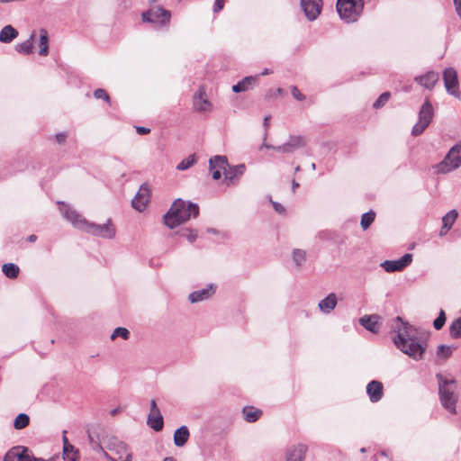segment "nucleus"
Instances as JSON below:
<instances>
[{"instance_id":"53","label":"nucleus","mask_w":461,"mask_h":461,"mask_svg":"<svg viewBox=\"0 0 461 461\" xmlns=\"http://www.w3.org/2000/svg\"><path fill=\"white\" fill-rule=\"evenodd\" d=\"M270 115H267L264 118V126L266 127V132H265V139L267 138V128L269 126V120H270Z\"/></svg>"},{"instance_id":"20","label":"nucleus","mask_w":461,"mask_h":461,"mask_svg":"<svg viewBox=\"0 0 461 461\" xmlns=\"http://www.w3.org/2000/svg\"><path fill=\"white\" fill-rule=\"evenodd\" d=\"M414 81L424 88L431 90L438 81V74L435 71H428L424 75L415 77Z\"/></svg>"},{"instance_id":"37","label":"nucleus","mask_w":461,"mask_h":461,"mask_svg":"<svg viewBox=\"0 0 461 461\" xmlns=\"http://www.w3.org/2000/svg\"><path fill=\"white\" fill-rule=\"evenodd\" d=\"M458 216V212L456 210H450L447 214H445L442 218V225L445 227L452 228L453 224L456 221Z\"/></svg>"},{"instance_id":"13","label":"nucleus","mask_w":461,"mask_h":461,"mask_svg":"<svg viewBox=\"0 0 461 461\" xmlns=\"http://www.w3.org/2000/svg\"><path fill=\"white\" fill-rule=\"evenodd\" d=\"M4 461H35L31 451L23 446L11 448L5 455Z\"/></svg>"},{"instance_id":"63","label":"nucleus","mask_w":461,"mask_h":461,"mask_svg":"<svg viewBox=\"0 0 461 461\" xmlns=\"http://www.w3.org/2000/svg\"><path fill=\"white\" fill-rule=\"evenodd\" d=\"M454 5H461V0H453Z\"/></svg>"},{"instance_id":"51","label":"nucleus","mask_w":461,"mask_h":461,"mask_svg":"<svg viewBox=\"0 0 461 461\" xmlns=\"http://www.w3.org/2000/svg\"><path fill=\"white\" fill-rule=\"evenodd\" d=\"M88 438H89L90 443L92 444V447H93L94 449H97V448H101L102 449L101 445L98 442L94 440V438H93V437H92L90 432H88Z\"/></svg>"},{"instance_id":"39","label":"nucleus","mask_w":461,"mask_h":461,"mask_svg":"<svg viewBox=\"0 0 461 461\" xmlns=\"http://www.w3.org/2000/svg\"><path fill=\"white\" fill-rule=\"evenodd\" d=\"M196 162L195 154L189 155L186 158L183 159L177 166L176 169L179 171L186 170L194 165Z\"/></svg>"},{"instance_id":"42","label":"nucleus","mask_w":461,"mask_h":461,"mask_svg":"<svg viewBox=\"0 0 461 461\" xmlns=\"http://www.w3.org/2000/svg\"><path fill=\"white\" fill-rule=\"evenodd\" d=\"M446 322V314L443 310L439 311L438 316L433 321V327L436 330H439L443 328Z\"/></svg>"},{"instance_id":"47","label":"nucleus","mask_w":461,"mask_h":461,"mask_svg":"<svg viewBox=\"0 0 461 461\" xmlns=\"http://www.w3.org/2000/svg\"><path fill=\"white\" fill-rule=\"evenodd\" d=\"M224 3L225 0H215L213 5V12L219 13L220 11H221L224 7Z\"/></svg>"},{"instance_id":"43","label":"nucleus","mask_w":461,"mask_h":461,"mask_svg":"<svg viewBox=\"0 0 461 461\" xmlns=\"http://www.w3.org/2000/svg\"><path fill=\"white\" fill-rule=\"evenodd\" d=\"M129 336H130V332L127 329L122 328V327H118L113 330V334L111 335V339H114L117 337H121L123 339H128Z\"/></svg>"},{"instance_id":"35","label":"nucleus","mask_w":461,"mask_h":461,"mask_svg":"<svg viewBox=\"0 0 461 461\" xmlns=\"http://www.w3.org/2000/svg\"><path fill=\"white\" fill-rule=\"evenodd\" d=\"M375 219V212L374 211H369L365 212L361 216L360 225L364 230H367L370 225L374 222Z\"/></svg>"},{"instance_id":"21","label":"nucleus","mask_w":461,"mask_h":461,"mask_svg":"<svg viewBox=\"0 0 461 461\" xmlns=\"http://www.w3.org/2000/svg\"><path fill=\"white\" fill-rule=\"evenodd\" d=\"M215 292L213 285H208L206 288L194 291L189 294V301L192 303H199L210 298Z\"/></svg>"},{"instance_id":"22","label":"nucleus","mask_w":461,"mask_h":461,"mask_svg":"<svg viewBox=\"0 0 461 461\" xmlns=\"http://www.w3.org/2000/svg\"><path fill=\"white\" fill-rule=\"evenodd\" d=\"M337 304L338 298L336 294L330 293L319 302L318 307L321 312L329 314L336 308Z\"/></svg>"},{"instance_id":"59","label":"nucleus","mask_w":461,"mask_h":461,"mask_svg":"<svg viewBox=\"0 0 461 461\" xmlns=\"http://www.w3.org/2000/svg\"><path fill=\"white\" fill-rule=\"evenodd\" d=\"M34 460L35 461H54L55 458L54 457H50L49 459H43V458H36V457H34Z\"/></svg>"},{"instance_id":"7","label":"nucleus","mask_w":461,"mask_h":461,"mask_svg":"<svg viewBox=\"0 0 461 461\" xmlns=\"http://www.w3.org/2000/svg\"><path fill=\"white\" fill-rule=\"evenodd\" d=\"M461 166V145L453 146L444 159L436 166L437 173L446 174Z\"/></svg>"},{"instance_id":"1","label":"nucleus","mask_w":461,"mask_h":461,"mask_svg":"<svg viewBox=\"0 0 461 461\" xmlns=\"http://www.w3.org/2000/svg\"><path fill=\"white\" fill-rule=\"evenodd\" d=\"M391 332L393 333V342L401 352L415 361L423 359L428 344L419 335L417 328L398 316L393 320Z\"/></svg>"},{"instance_id":"54","label":"nucleus","mask_w":461,"mask_h":461,"mask_svg":"<svg viewBox=\"0 0 461 461\" xmlns=\"http://www.w3.org/2000/svg\"><path fill=\"white\" fill-rule=\"evenodd\" d=\"M451 228L449 227H445V225H442L440 230H439V236L440 237H443L445 235H447V233L448 232V230H450Z\"/></svg>"},{"instance_id":"40","label":"nucleus","mask_w":461,"mask_h":461,"mask_svg":"<svg viewBox=\"0 0 461 461\" xmlns=\"http://www.w3.org/2000/svg\"><path fill=\"white\" fill-rule=\"evenodd\" d=\"M454 349V347L439 345L437 349V357L443 359H447L452 355Z\"/></svg>"},{"instance_id":"15","label":"nucleus","mask_w":461,"mask_h":461,"mask_svg":"<svg viewBox=\"0 0 461 461\" xmlns=\"http://www.w3.org/2000/svg\"><path fill=\"white\" fill-rule=\"evenodd\" d=\"M322 0H301L302 9L309 21H314L321 11Z\"/></svg>"},{"instance_id":"61","label":"nucleus","mask_w":461,"mask_h":461,"mask_svg":"<svg viewBox=\"0 0 461 461\" xmlns=\"http://www.w3.org/2000/svg\"><path fill=\"white\" fill-rule=\"evenodd\" d=\"M262 147H265L267 149H272L275 150V147L276 146H273V145H270V144H267V143L265 142V143H263Z\"/></svg>"},{"instance_id":"6","label":"nucleus","mask_w":461,"mask_h":461,"mask_svg":"<svg viewBox=\"0 0 461 461\" xmlns=\"http://www.w3.org/2000/svg\"><path fill=\"white\" fill-rule=\"evenodd\" d=\"M336 8L343 21L348 23H354L364 9V0H338Z\"/></svg>"},{"instance_id":"18","label":"nucleus","mask_w":461,"mask_h":461,"mask_svg":"<svg viewBox=\"0 0 461 461\" xmlns=\"http://www.w3.org/2000/svg\"><path fill=\"white\" fill-rule=\"evenodd\" d=\"M366 393L369 397L370 402H377L384 395V386L380 381L372 380L366 385Z\"/></svg>"},{"instance_id":"33","label":"nucleus","mask_w":461,"mask_h":461,"mask_svg":"<svg viewBox=\"0 0 461 461\" xmlns=\"http://www.w3.org/2000/svg\"><path fill=\"white\" fill-rule=\"evenodd\" d=\"M34 34H32L31 37L26 40L25 41L22 43H18L15 45V50L17 52L29 55L32 52V40H33Z\"/></svg>"},{"instance_id":"58","label":"nucleus","mask_w":461,"mask_h":461,"mask_svg":"<svg viewBox=\"0 0 461 461\" xmlns=\"http://www.w3.org/2000/svg\"><path fill=\"white\" fill-rule=\"evenodd\" d=\"M120 411V408H115L110 411L112 416H115Z\"/></svg>"},{"instance_id":"12","label":"nucleus","mask_w":461,"mask_h":461,"mask_svg":"<svg viewBox=\"0 0 461 461\" xmlns=\"http://www.w3.org/2000/svg\"><path fill=\"white\" fill-rule=\"evenodd\" d=\"M307 143L305 137L301 135L290 136L289 140L283 145L275 147V150L284 153H293L295 150L303 148Z\"/></svg>"},{"instance_id":"45","label":"nucleus","mask_w":461,"mask_h":461,"mask_svg":"<svg viewBox=\"0 0 461 461\" xmlns=\"http://www.w3.org/2000/svg\"><path fill=\"white\" fill-rule=\"evenodd\" d=\"M94 96L96 98V99H103L104 100L105 102L109 103L110 102V97H109V95L107 94V92L103 89V88H98L96 90H95L94 92Z\"/></svg>"},{"instance_id":"36","label":"nucleus","mask_w":461,"mask_h":461,"mask_svg":"<svg viewBox=\"0 0 461 461\" xmlns=\"http://www.w3.org/2000/svg\"><path fill=\"white\" fill-rule=\"evenodd\" d=\"M30 423V417L25 413H20L16 416L14 421V427L15 429H23L26 428Z\"/></svg>"},{"instance_id":"32","label":"nucleus","mask_w":461,"mask_h":461,"mask_svg":"<svg viewBox=\"0 0 461 461\" xmlns=\"http://www.w3.org/2000/svg\"><path fill=\"white\" fill-rule=\"evenodd\" d=\"M49 38L48 32L45 29H41L40 31V50L39 54L41 56H47L49 53Z\"/></svg>"},{"instance_id":"27","label":"nucleus","mask_w":461,"mask_h":461,"mask_svg":"<svg viewBox=\"0 0 461 461\" xmlns=\"http://www.w3.org/2000/svg\"><path fill=\"white\" fill-rule=\"evenodd\" d=\"M18 36V31L12 25H5L0 31V42L10 43Z\"/></svg>"},{"instance_id":"50","label":"nucleus","mask_w":461,"mask_h":461,"mask_svg":"<svg viewBox=\"0 0 461 461\" xmlns=\"http://www.w3.org/2000/svg\"><path fill=\"white\" fill-rule=\"evenodd\" d=\"M136 131H137V133H139L140 135H144V134L149 133L150 129L143 127V126H138V127H136Z\"/></svg>"},{"instance_id":"38","label":"nucleus","mask_w":461,"mask_h":461,"mask_svg":"<svg viewBox=\"0 0 461 461\" xmlns=\"http://www.w3.org/2000/svg\"><path fill=\"white\" fill-rule=\"evenodd\" d=\"M449 333L453 339L461 338V315L452 321L449 327Z\"/></svg>"},{"instance_id":"31","label":"nucleus","mask_w":461,"mask_h":461,"mask_svg":"<svg viewBox=\"0 0 461 461\" xmlns=\"http://www.w3.org/2000/svg\"><path fill=\"white\" fill-rule=\"evenodd\" d=\"M2 271L6 277L14 279L18 276L20 268L14 263H5L2 266Z\"/></svg>"},{"instance_id":"23","label":"nucleus","mask_w":461,"mask_h":461,"mask_svg":"<svg viewBox=\"0 0 461 461\" xmlns=\"http://www.w3.org/2000/svg\"><path fill=\"white\" fill-rule=\"evenodd\" d=\"M194 107L198 112H207L211 109V103L205 98V92L202 88L194 96Z\"/></svg>"},{"instance_id":"60","label":"nucleus","mask_w":461,"mask_h":461,"mask_svg":"<svg viewBox=\"0 0 461 461\" xmlns=\"http://www.w3.org/2000/svg\"><path fill=\"white\" fill-rule=\"evenodd\" d=\"M292 187H293V191L294 192L295 189L299 187V184L297 182H295L294 180H293Z\"/></svg>"},{"instance_id":"52","label":"nucleus","mask_w":461,"mask_h":461,"mask_svg":"<svg viewBox=\"0 0 461 461\" xmlns=\"http://www.w3.org/2000/svg\"><path fill=\"white\" fill-rule=\"evenodd\" d=\"M221 170L222 169H215V170H210L212 173V176L214 180H218L221 176Z\"/></svg>"},{"instance_id":"26","label":"nucleus","mask_w":461,"mask_h":461,"mask_svg":"<svg viewBox=\"0 0 461 461\" xmlns=\"http://www.w3.org/2000/svg\"><path fill=\"white\" fill-rule=\"evenodd\" d=\"M258 79V76H249L238 82L232 86V91L235 93L247 91L250 86L255 84Z\"/></svg>"},{"instance_id":"56","label":"nucleus","mask_w":461,"mask_h":461,"mask_svg":"<svg viewBox=\"0 0 461 461\" xmlns=\"http://www.w3.org/2000/svg\"><path fill=\"white\" fill-rule=\"evenodd\" d=\"M271 70H269L268 68H265L259 75H258V77L259 76H266V75H269L271 74Z\"/></svg>"},{"instance_id":"11","label":"nucleus","mask_w":461,"mask_h":461,"mask_svg":"<svg viewBox=\"0 0 461 461\" xmlns=\"http://www.w3.org/2000/svg\"><path fill=\"white\" fill-rule=\"evenodd\" d=\"M412 261V255L404 254L397 260H385L381 263V267L388 273L400 272L407 267Z\"/></svg>"},{"instance_id":"62","label":"nucleus","mask_w":461,"mask_h":461,"mask_svg":"<svg viewBox=\"0 0 461 461\" xmlns=\"http://www.w3.org/2000/svg\"><path fill=\"white\" fill-rule=\"evenodd\" d=\"M207 231L213 234L217 233V230L215 229H208Z\"/></svg>"},{"instance_id":"9","label":"nucleus","mask_w":461,"mask_h":461,"mask_svg":"<svg viewBox=\"0 0 461 461\" xmlns=\"http://www.w3.org/2000/svg\"><path fill=\"white\" fill-rule=\"evenodd\" d=\"M141 18L144 23H151L162 27L169 23L171 14L160 5H152L141 14Z\"/></svg>"},{"instance_id":"2","label":"nucleus","mask_w":461,"mask_h":461,"mask_svg":"<svg viewBox=\"0 0 461 461\" xmlns=\"http://www.w3.org/2000/svg\"><path fill=\"white\" fill-rule=\"evenodd\" d=\"M59 211L63 217L69 221L74 227L84 230L92 235L104 239H113L115 237L116 230L112 224L111 220H108L104 224L89 222L75 210L70 208L69 205L64 203H59Z\"/></svg>"},{"instance_id":"10","label":"nucleus","mask_w":461,"mask_h":461,"mask_svg":"<svg viewBox=\"0 0 461 461\" xmlns=\"http://www.w3.org/2000/svg\"><path fill=\"white\" fill-rule=\"evenodd\" d=\"M443 81L447 92L456 97H460L459 82L457 78V72L454 68H447L443 71Z\"/></svg>"},{"instance_id":"8","label":"nucleus","mask_w":461,"mask_h":461,"mask_svg":"<svg viewBox=\"0 0 461 461\" xmlns=\"http://www.w3.org/2000/svg\"><path fill=\"white\" fill-rule=\"evenodd\" d=\"M434 117V109L429 99H425L419 111L418 122L412 127L411 134L419 136L428 128Z\"/></svg>"},{"instance_id":"4","label":"nucleus","mask_w":461,"mask_h":461,"mask_svg":"<svg viewBox=\"0 0 461 461\" xmlns=\"http://www.w3.org/2000/svg\"><path fill=\"white\" fill-rule=\"evenodd\" d=\"M438 384V393L442 406L450 413L456 412V406L458 400L456 383L454 379H447L443 375H436Z\"/></svg>"},{"instance_id":"17","label":"nucleus","mask_w":461,"mask_h":461,"mask_svg":"<svg viewBox=\"0 0 461 461\" xmlns=\"http://www.w3.org/2000/svg\"><path fill=\"white\" fill-rule=\"evenodd\" d=\"M246 166L244 164H239L236 166H228L224 170V177L229 182L228 185H236L240 177L245 173Z\"/></svg>"},{"instance_id":"14","label":"nucleus","mask_w":461,"mask_h":461,"mask_svg":"<svg viewBox=\"0 0 461 461\" xmlns=\"http://www.w3.org/2000/svg\"><path fill=\"white\" fill-rule=\"evenodd\" d=\"M150 196V188L148 184L140 185L139 191L131 201L132 207L139 212L145 210Z\"/></svg>"},{"instance_id":"3","label":"nucleus","mask_w":461,"mask_h":461,"mask_svg":"<svg viewBox=\"0 0 461 461\" xmlns=\"http://www.w3.org/2000/svg\"><path fill=\"white\" fill-rule=\"evenodd\" d=\"M199 207L196 203L185 202L180 198L176 199L171 205L168 212L164 215V223L170 229L184 223L193 216L197 217Z\"/></svg>"},{"instance_id":"16","label":"nucleus","mask_w":461,"mask_h":461,"mask_svg":"<svg viewBox=\"0 0 461 461\" xmlns=\"http://www.w3.org/2000/svg\"><path fill=\"white\" fill-rule=\"evenodd\" d=\"M148 424L155 431L162 430L164 426L163 416L159 409L158 408L155 400H151L150 402V410L148 417Z\"/></svg>"},{"instance_id":"19","label":"nucleus","mask_w":461,"mask_h":461,"mask_svg":"<svg viewBox=\"0 0 461 461\" xmlns=\"http://www.w3.org/2000/svg\"><path fill=\"white\" fill-rule=\"evenodd\" d=\"M307 446L302 443L290 447L286 451V461H303Z\"/></svg>"},{"instance_id":"57","label":"nucleus","mask_w":461,"mask_h":461,"mask_svg":"<svg viewBox=\"0 0 461 461\" xmlns=\"http://www.w3.org/2000/svg\"><path fill=\"white\" fill-rule=\"evenodd\" d=\"M37 240V236L34 234H32L28 237V241L34 242Z\"/></svg>"},{"instance_id":"64","label":"nucleus","mask_w":461,"mask_h":461,"mask_svg":"<svg viewBox=\"0 0 461 461\" xmlns=\"http://www.w3.org/2000/svg\"><path fill=\"white\" fill-rule=\"evenodd\" d=\"M163 461H175L172 457H166Z\"/></svg>"},{"instance_id":"44","label":"nucleus","mask_w":461,"mask_h":461,"mask_svg":"<svg viewBox=\"0 0 461 461\" xmlns=\"http://www.w3.org/2000/svg\"><path fill=\"white\" fill-rule=\"evenodd\" d=\"M182 237H185L190 243L196 240L197 233L194 230H185L180 232Z\"/></svg>"},{"instance_id":"25","label":"nucleus","mask_w":461,"mask_h":461,"mask_svg":"<svg viewBox=\"0 0 461 461\" xmlns=\"http://www.w3.org/2000/svg\"><path fill=\"white\" fill-rule=\"evenodd\" d=\"M378 320L379 316L376 314L365 315L359 319V323L368 331L373 333L378 332Z\"/></svg>"},{"instance_id":"29","label":"nucleus","mask_w":461,"mask_h":461,"mask_svg":"<svg viewBox=\"0 0 461 461\" xmlns=\"http://www.w3.org/2000/svg\"><path fill=\"white\" fill-rule=\"evenodd\" d=\"M242 413L244 416V420L247 422H255L262 415V411H260L253 406H246L243 408Z\"/></svg>"},{"instance_id":"41","label":"nucleus","mask_w":461,"mask_h":461,"mask_svg":"<svg viewBox=\"0 0 461 461\" xmlns=\"http://www.w3.org/2000/svg\"><path fill=\"white\" fill-rule=\"evenodd\" d=\"M391 94L389 92L383 93L373 104L375 109L383 107L390 99Z\"/></svg>"},{"instance_id":"30","label":"nucleus","mask_w":461,"mask_h":461,"mask_svg":"<svg viewBox=\"0 0 461 461\" xmlns=\"http://www.w3.org/2000/svg\"><path fill=\"white\" fill-rule=\"evenodd\" d=\"M63 459L64 461H77V452L75 451L74 447L70 445L66 437L63 438Z\"/></svg>"},{"instance_id":"55","label":"nucleus","mask_w":461,"mask_h":461,"mask_svg":"<svg viewBox=\"0 0 461 461\" xmlns=\"http://www.w3.org/2000/svg\"><path fill=\"white\" fill-rule=\"evenodd\" d=\"M455 9H456V14L458 15V17L461 20V5H455Z\"/></svg>"},{"instance_id":"49","label":"nucleus","mask_w":461,"mask_h":461,"mask_svg":"<svg viewBox=\"0 0 461 461\" xmlns=\"http://www.w3.org/2000/svg\"><path fill=\"white\" fill-rule=\"evenodd\" d=\"M56 140H57L58 143L63 144L67 140V133H65V132L57 133Z\"/></svg>"},{"instance_id":"46","label":"nucleus","mask_w":461,"mask_h":461,"mask_svg":"<svg viewBox=\"0 0 461 461\" xmlns=\"http://www.w3.org/2000/svg\"><path fill=\"white\" fill-rule=\"evenodd\" d=\"M291 93L293 96L298 101H303L305 99V95H303L295 86H291Z\"/></svg>"},{"instance_id":"28","label":"nucleus","mask_w":461,"mask_h":461,"mask_svg":"<svg viewBox=\"0 0 461 461\" xmlns=\"http://www.w3.org/2000/svg\"><path fill=\"white\" fill-rule=\"evenodd\" d=\"M228 166L229 162L226 156L216 155L209 160V170L222 169L224 172Z\"/></svg>"},{"instance_id":"5","label":"nucleus","mask_w":461,"mask_h":461,"mask_svg":"<svg viewBox=\"0 0 461 461\" xmlns=\"http://www.w3.org/2000/svg\"><path fill=\"white\" fill-rule=\"evenodd\" d=\"M106 448L113 454L103 451L109 461H132V454L126 443L116 437H109L105 442Z\"/></svg>"},{"instance_id":"34","label":"nucleus","mask_w":461,"mask_h":461,"mask_svg":"<svg viewBox=\"0 0 461 461\" xmlns=\"http://www.w3.org/2000/svg\"><path fill=\"white\" fill-rule=\"evenodd\" d=\"M292 258L296 267H301L306 261V252L300 249H294L292 252Z\"/></svg>"},{"instance_id":"24","label":"nucleus","mask_w":461,"mask_h":461,"mask_svg":"<svg viewBox=\"0 0 461 461\" xmlns=\"http://www.w3.org/2000/svg\"><path fill=\"white\" fill-rule=\"evenodd\" d=\"M190 437L189 429L186 426L183 425L174 432V444L178 447H184L188 441Z\"/></svg>"},{"instance_id":"48","label":"nucleus","mask_w":461,"mask_h":461,"mask_svg":"<svg viewBox=\"0 0 461 461\" xmlns=\"http://www.w3.org/2000/svg\"><path fill=\"white\" fill-rule=\"evenodd\" d=\"M272 203H273V207H274V209H275L278 213L282 214V213H284V212H285V207H284L281 203H277V202H273Z\"/></svg>"}]
</instances>
